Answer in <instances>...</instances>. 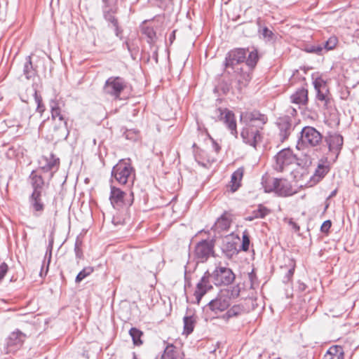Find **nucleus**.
<instances>
[{
  "mask_svg": "<svg viewBox=\"0 0 359 359\" xmlns=\"http://www.w3.org/2000/svg\"><path fill=\"white\" fill-rule=\"evenodd\" d=\"M240 120L243 125L241 130L243 141L255 147L260 140L259 129L266 123V116L258 111L243 112L241 114Z\"/></svg>",
  "mask_w": 359,
  "mask_h": 359,
  "instance_id": "1",
  "label": "nucleus"
},
{
  "mask_svg": "<svg viewBox=\"0 0 359 359\" xmlns=\"http://www.w3.org/2000/svg\"><path fill=\"white\" fill-rule=\"evenodd\" d=\"M273 168L278 172H289L297 182H299V177H307L306 170L299 165L290 149H284L276 154Z\"/></svg>",
  "mask_w": 359,
  "mask_h": 359,
  "instance_id": "2",
  "label": "nucleus"
},
{
  "mask_svg": "<svg viewBox=\"0 0 359 359\" xmlns=\"http://www.w3.org/2000/svg\"><path fill=\"white\" fill-rule=\"evenodd\" d=\"M111 176L119 184H126L133 183L135 172L129 161L121 160L113 167Z\"/></svg>",
  "mask_w": 359,
  "mask_h": 359,
  "instance_id": "3",
  "label": "nucleus"
},
{
  "mask_svg": "<svg viewBox=\"0 0 359 359\" xmlns=\"http://www.w3.org/2000/svg\"><path fill=\"white\" fill-rule=\"evenodd\" d=\"M322 140V135L315 128L306 126L302 130L300 141L302 144L314 147L318 146Z\"/></svg>",
  "mask_w": 359,
  "mask_h": 359,
  "instance_id": "4",
  "label": "nucleus"
},
{
  "mask_svg": "<svg viewBox=\"0 0 359 359\" xmlns=\"http://www.w3.org/2000/svg\"><path fill=\"white\" fill-rule=\"evenodd\" d=\"M214 118L224 122L232 135H237L234 114L227 109L218 108L214 112Z\"/></svg>",
  "mask_w": 359,
  "mask_h": 359,
  "instance_id": "5",
  "label": "nucleus"
},
{
  "mask_svg": "<svg viewBox=\"0 0 359 359\" xmlns=\"http://www.w3.org/2000/svg\"><path fill=\"white\" fill-rule=\"evenodd\" d=\"M213 283L216 285H227L231 284L235 279V276L232 271L226 267H217L210 274Z\"/></svg>",
  "mask_w": 359,
  "mask_h": 359,
  "instance_id": "6",
  "label": "nucleus"
},
{
  "mask_svg": "<svg viewBox=\"0 0 359 359\" xmlns=\"http://www.w3.org/2000/svg\"><path fill=\"white\" fill-rule=\"evenodd\" d=\"M214 245L212 241H202L196 244L194 248V257L197 262H205L210 255H213Z\"/></svg>",
  "mask_w": 359,
  "mask_h": 359,
  "instance_id": "7",
  "label": "nucleus"
},
{
  "mask_svg": "<svg viewBox=\"0 0 359 359\" xmlns=\"http://www.w3.org/2000/svg\"><path fill=\"white\" fill-rule=\"evenodd\" d=\"M270 182L271 187L267 188L266 191H275L280 196H289L296 193L290 182L285 179L273 178Z\"/></svg>",
  "mask_w": 359,
  "mask_h": 359,
  "instance_id": "8",
  "label": "nucleus"
},
{
  "mask_svg": "<svg viewBox=\"0 0 359 359\" xmlns=\"http://www.w3.org/2000/svg\"><path fill=\"white\" fill-rule=\"evenodd\" d=\"M126 84L120 77L109 78L104 85V92L109 95L118 97L125 88Z\"/></svg>",
  "mask_w": 359,
  "mask_h": 359,
  "instance_id": "9",
  "label": "nucleus"
},
{
  "mask_svg": "<svg viewBox=\"0 0 359 359\" xmlns=\"http://www.w3.org/2000/svg\"><path fill=\"white\" fill-rule=\"evenodd\" d=\"M329 171V167L327 165H325L324 164H318L317 168L315 170L314 174L312 176H309L308 172H306L307 177H299V181L301 180H306L309 179V181L306 183H300L299 186H307V187H313L315 184H316L318 182H319L328 172Z\"/></svg>",
  "mask_w": 359,
  "mask_h": 359,
  "instance_id": "10",
  "label": "nucleus"
},
{
  "mask_svg": "<svg viewBox=\"0 0 359 359\" xmlns=\"http://www.w3.org/2000/svg\"><path fill=\"white\" fill-rule=\"evenodd\" d=\"M126 194L120 189L111 186L110 201L114 208L120 209L123 206H130L131 201H126Z\"/></svg>",
  "mask_w": 359,
  "mask_h": 359,
  "instance_id": "11",
  "label": "nucleus"
},
{
  "mask_svg": "<svg viewBox=\"0 0 359 359\" xmlns=\"http://www.w3.org/2000/svg\"><path fill=\"white\" fill-rule=\"evenodd\" d=\"M25 338V335L19 330L11 332L6 339V353L18 350L22 346Z\"/></svg>",
  "mask_w": 359,
  "mask_h": 359,
  "instance_id": "12",
  "label": "nucleus"
},
{
  "mask_svg": "<svg viewBox=\"0 0 359 359\" xmlns=\"http://www.w3.org/2000/svg\"><path fill=\"white\" fill-rule=\"evenodd\" d=\"M230 297L222 292L208 304L210 309L215 313L225 311L230 305Z\"/></svg>",
  "mask_w": 359,
  "mask_h": 359,
  "instance_id": "13",
  "label": "nucleus"
},
{
  "mask_svg": "<svg viewBox=\"0 0 359 359\" xmlns=\"http://www.w3.org/2000/svg\"><path fill=\"white\" fill-rule=\"evenodd\" d=\"M209 278L210 273L206 271L196 285L194 296L198 303L200 302L203 296L212 288V285L209 281Z\"/></svg>",
  "mask_w": 359,
  "mask_h": 359,
  "instance_id": "14",
  "label": "nucleus"
},
{
  "mask_svg": "<svg viewBox=\"0 0 359 359\" xmlns=\"http://www.w3.org/2000/svg\"><path fill=\"white\" fill-rule=\"evenodd\" d=\"M248 52V50L243 48L231 50L226 57V65L233 67L237 64L243 62L246 59Z\"/></svg>",
  "mask_w": 359,
  "mask_h": 359,
  "instance_id": "15",
  "label": "nucleus"
},
{
  "mask_svg": "<svg viewBox=\"0 0 359 359\" xmlns=\"http://www.w3.org/2000/svg\"><path fill=\"white\" fill-rule=\"evenodd\" d=\"M329 151L338 155L343 145V137L337 133L329 134L325 137Z\"/></svg>",
  "mask_w": 359,
  "mask_h": 359,
  "instance_id": "16",
  "label": "nucleus"
},
{
  "mask_svg": "<svg viewBox=\"0 0 359 359\" xmlns=\"http://www.w3.org/2000/svg\"><path fill=\"white\" fill-rule=\"evenodd\" d=\"M66 120H56L54 121V126L52 130L53 138L56 140L66 139L69 135V130L67 126Z\"/></svg>",
  "mask_w": 359,
  "mask_h": 359,
  "instance_id": "17",
  "label": "nucleus"
},
{
  "mask_svg": "<svg viewBox=\"0 0 359 359\" xmlns=\"http://www.w3.org/2000/svg\"><path fill=\"white\" fill-rule=\"evenodd\" d=\"M39 164L40 168L48 172L53 169L57 170L60 164V160L51 154L48 156H41L39 160Z\"/></svg>",
  "mask_w": 359,
  "mask_h": 359,
  "instance_id": "18",
  "label": "nucleus"
},
{
  "mask_svg": "<svg viewBox=\"0 0 359 359\" xmlns=\"http://www.w3.org/2000/svg\"><path fill=\"white\" fill-rule=\"evenodd\" d=\"M277 124L280 130V136L283 141L287 138L292 130L290 119L288 116L281 117L278 119Z\"/></svg>",
  "mask_w": 359,
  "mask_h": 359,
  "instance_id": "19",
  "label": "nucleus"
},
{
  "mask_svg": "<svg viewBox=\"0 0 359 359\" xmlns=\"http://www.w3.org/2000/svg\"><path fill=\"white\" fill-rule=\"evenodd\" d=\"M292 102L298 105L305 104L308 100V92L304 88L297 90L291 95Z\"/></svg>",
  "mask_w": 359,
  "mask_h": 359,
  "instance_id": "20",
  "label": "nucleus"
},
{
  "mask_svg": "<svg viewBox=\"0 0 359 359\" xmlns=\"http://www.w3.org/2000/svg\"><path fill=\"white\" fill-rule=\"evenodd\" d=\"M162 359H182V354L180 350L173 345H168L162 355Z\"/></svg>",
  "mask_w": 359,
  "mask_h": 359,
  "instance_id": "21",
  "label": "nucleus"
},
{
  "mask_svg": "<svg viewBox=\"0 0 359 359\" xmlns=\"http://www.w3.org/2000/svg\"><path fill=\"white\" fill-rule=\"evenodd\" d=\"M338 39L336 36H331L325 43L324 46H317L312 48L309 51L320 53L323 49L327 50H332L337 46Z\"/></svg>",
  "mask_w": 359,
  "mask_h": 359,
  "instance_id": "22",
  "label": "nucleus"
},
{
  "mask_svg": "<svg viewBox=\"0 0 359 359\" xmlns=\"http://www.w3.org/2000/svg\"><path fill=\"white\" fill-rule=\"evenodd\" d=\"M50 107L51 111V118L53 121L56 120H65L61 112L60 104L56 100H51L50 102Z\"/></svg>",
  "mask_w": 359,
  "mask_h": 359,
  "instance_id": "23",
  "label": "nucleus"
},
{
  "mask_svg": "<svg viewBox=\"0 0 359 359\" xmlns=\"http://www.w3.org/2000/svg\"><path fill=\"white\" fill-rule=\"evenodd\" d=\"M243 168H239L232 174L231 180L232 191H236L241 186V181L243 176Z\"/></svg>",
  "mask_w": 359,
  "mask_h": 359,
  "instance_id": "24",
  "label": "nucleus"
},
{
  "mask_svg": "<svg viewBox=\"0 0 359 359\" xmlns=\"http://www.w3.org/2000/svg\"><path fill=\"white\" fill-rule=\"evenodd\" d=\"M269 212V210L262 206L259 205L258 208L254 210L250 215L245 217V220L247 221H252L255 219L264 218L266 215H267Z\"/></svg>",
  "mask_w": 359,
  "mask_h": 359,
  "instance_id": "25",
  "label": "nucleus"
},
{
  "mask_svg": "<svg viewBox=\"0 0 359 359\" xmlns=\"http://www.w3.org/2000/svg\"><path fill=\"white\" fill-rule=\"evenodd\" d=\"M31 203L36 211H42L43 209V205L41 200V191H34L31 196Z\"/></svg>",
  "mask_w": 359,
  "mask_h": 359,
  "instance_id": "26",
  "label": "nucleus"
},
{
  "mask_svg": "<svg viewBox=\"0 0 359 359\" xmlns=\"http://www.w3.org/2000/svg\"><path fill=\"white\" fill-rule=\"evenodd\" d=\"M31 183L34 188V191L40 190L43 185L42 177L38 175L36 172L33 171L30 175Z\"/></svg>",
  "mask_w": 359,
  "mask_h": 359,
  "instance_id": "27",
  "label": "nucleus"
},
{
  "mask_svg": "<svg viewBox=\"0 0 359 359\" xmlns=\"http://www.w3.org/2000/svg\"><path fill=\"white\" fill-rule=\"evenodd\" d=\"M129 334L133 339V344L136 346H140L142 344L141 337L143 334L142 332L140 330L133 327L130 330Z\"/></svg>",
  "mask_w": 359,
  "mask_h": 359,
  "instance_id": "28",
  "label": "nucleus"
},
{
  "mask_svg": "<svg viewBox=\"0 0 359 359\" xmlns=\"http://www.w3.org/2000/svg\"><path fill=\"white\" fill-rule=\"evenodd\" d=\"M195 320L192 316H185L184 318V333L189 334L194 330Z\"/></svg>",
  "mask_w": 359,
  "mask_h": 359,
  "instance_id": "29",
  "label": "nucleus"
},
{
  "mask_svg": "<svg viewBox=\"0 0 359 359\" xmlns=\"http://www.w3.org/2000/svg\"><path fill=\"white\" fill-rule=\"evenodd\" d=\"M243 311V309L241 306L235 305L227 311V312L223 316V318L226 320H229L232 317H235L241 314Z\"/></svg>",
  "mask_w": 359,
  "mask_h": 359,
  "instance_id": "30",
  "label": "nucleus"
},
{
  "mask_svg": "<svg viewBox=\"0 0 359 359\" xmlns=\"http://www.w3.org/2000/svg\"><path fill=\"white\" fill-rule=\"evenodd\" d=\"M246 65L250 68L253 69L257 61H258V54L256 50H252L248 53V57L245 59Z\"/></svg>",
  "mask_w": 359,
  "mask_h": 359,
  "instance_id": "31",
  "label": "nucleus"
},
{
  "mask_svg": "<svg viewBox=\"0 0 359 359\" xmlns=\"http://www.w3.org/2000/svg\"><path fill=\"white\" fill-rule=\"evenodd\" d=\"M94 271V269L92 266H86L83 268V269L80 271L76 277L75 282L76 283H80L84 278L90 276Z\"/></svg>",
  "mask_w": 359,
  "mask_h": 359,
  "instance_id": "32",
  "label": "nucleus"
},
{
  "mask_svg": "<svg viewBox=\"0 0 359 359\" xmlns=\"http://www.w3.org/2000/svg\"><path fill=\"white\" fill-rule=\"evenodd\" d=\"M338 354V357L343 355L342 348L339 346H332L327 351L325 358L326 359H332L333 355H337Z\"/></svg>",
  "mask_w": 359,
  "mask_h": 359,
  "instance_id": "33",
  "label": "nucleus"
},
{
  "mask_svg": "<svg viewBox=\"0 0 359 359\" xmlns=\"http://www.w3.org/2000/svg\"><path fill=\"white\" fill-rule=\"evenodd\" d=\"M230 226V221L224 215L219 217L215 223V227L222 230L226 229Z\"/></svg>",
  "mask_w": 359,
  "mask_h": 359,
  "instance_id": "34",
  "label": "nucleus"
},
{
  "mask_svg": "<svg viewBox=\"0 0 359 359\" xmlns=\"http://www.w3.org/2000/svg\"><path fill=\"white\" fill-rule=\"evenodd\" d=\"M317 92V98L318 100L324 101L325 105H327L329 98H328V89L323 88L321 90H316Z\"/></svg>",
  "mask_w": 359,
  "mask_h": 359,
  "instance_id": "35",
  "label": "nucleus"
},
{
  "mask_svg": "<svg viewBox=\"0 0 359 359\" xmlns=\"http://www.w3.org/2000/svg\"><path fill=\"white\" fill-rule=\"evenodd\" d=\"M104 18H105V19L107 21H109V22L112 23L113 26L115 28L116 35L117 36H119L120 32H119V29H118V22H117L116 19L113 15H111L109 13H105L104 14Z\"/></svg>",
  "mask_w": 359,
  "mask_h": 359,
  "instance_id": "36",
  "label": "nucleus"
},
{
  "mask_svg": "<svg viewBox=\"0 0 359 359\" xmlns=\"http://www.w3.org/2000/svg\"><path fill=\"white\" fill-rule=\"evenodd\" d=\"M34 99L35 102L37 104L36 111L41 115L45 110V107L42 104L41 97L37 94V92L36 90L34 91Z\"/></svg>",
  "mask_w": 359,
  "mask_h": 359,
  "instance_id": "37",
  "label": "nucleus"
},
{
  "mask_svg": "<svg viewBox=\"0 0 359 359\" xmlns=\"http://www.w3.org/2000/svg\"><path fill=\"white\" fill-rule=\"evenodd\" d=\"M316 90H321L323 88H327L325 81L321 78H317L313 82Z\"/></svg>",
  "mask_w": 359,
  "mask_h": 359,
  "instance_id": "38",
  "label": "nucleus"
},
{
  "mask_svg": "<svg viewBox=\"0 0 359 359\" xmlns=\"http://www.w3.org/2000/svg\"><path fill=\"white\" fill-rule=\"evenodd\" d=\"M259 32L261 33V34L263 36V37L266 39H271L272 38V36H273V32L269 30L267 27H264L262 28Z\"/></svg>",
  "mask_w": 359,
  "mask_h": 359,
  "instance_id": "39",
  "label": "nucleus"
},
{
  "mask_svg": "<svg viewBox=\"0 0 359 359\" xmlns=\"http://www.w3.org/2000/svg\"><path fill=\"white\" fill-rule=\"evenodd\" d=\"M250 240L247 235L244 234L243 236V243H242V249L244 251H247L249 248Z\"/></svg>",
  "mask_w": 359,
  "mask_h": 359,
  "instance_id": "40",
  "label": "nucleus"
},
{
  "mask_svg": "<svg viewBox=\"0 0 359 359\" xmlns=\"http://www.w3.org/2000/svg\"><path fill=\"white\" fill-rule=\"evenodd\" d=\"M8 270V266L3 263L0 265V280L4 277Z\"/></svg>",
  "mask_w": 359,
  "mask_h": 359,
  "instance_id": "41",
  "label": "nucleus"
},
{
  "mask_svg": "<svg viewBox=\"0 0 359 359\" xmlns=\"http://www.w3.org/2000/svg\"><path fill=\"white\" fill-rule=\"evenodd\" d=\"M330 226H331L330 221H329V220L325 221L323 222V225L321 226V230L323 232L327 231L328 229L330 228Z\"/></svg>",
  "mask_w": 359,
  "mask_h": 359,
  "instance_id": "42",
  "label": "nucleus"
},
{
  "mask_svg": "<svg viewBox=\"0 0 359 359\" xmlns=\"http://www.w3.org/2000/svg\"><path fill=\"white\" fill-rule=\"evenodd\" d=\"M49 248H50V250H49V252H48V265H47V268H46V272L45 273H47L48 271V265L50 264V259H51V254H52V245L50 244L49 245ZM48 256V252H46V257Z\"/></svg>",
  "mask_w": 359,
  "mask_h": 359,
  "instance_id": "43",
  "label": "nucleus"
},
{
  "mask_svg": "<svg viewBox=\"0 0 359 359\" xmlns=\"http://www.w3.org/2000/svg\"><path fill=\"white\" fill-rule=\"evenodd\" d=\"M74 250H75L76 256L78 258H81V255H82V252L81 251V249L78 246L77 243H76V245H75V249Z\"/></svg>",
  "mask_w": 359,
  "mask_h": 359,
  "instance_id": "44",
  "label": "nucleus"
},
{
  "mask_svg": "<svg viewBox=\"0 0 359 359\" xmlns=\"http://www.w3.org/2000/svg\"><path fill=\"white\" fill-rule=\"evenodd\" d=\"M271 180H272V179H270V180L266 181L265 184H263L265 192H267L266 191L267 188L271 187V182H270Z\"/></svg>",
  "mask_w": 359,
  "mask_h": 359,
  "instance_id": "45",
  "label": "nucleus"
},
{
  "mask_svg": "<svg viewBox=\"0 0 359 359\" xmlns=\"http://www.w3.org/2000/svg\"><path fill=\"white\" fill-rule=\"evenodd\" d=\"M145 32L147 34V35H148V36H149V38L152 39V37H153V36H154V32H153V30H152V29H147V30H146V32Z\"/></svg>",
  "mask_w": 359,
  "mask_h": 359,
  "instance_id": "46",
  "label": "nucleus"
},
{
  "mask_svg": "<svg viewBox=\"0 0 359 359\" xmlns=\"http://www.w3.org/2000/svg\"><path fill=\"white\" fill-rule=\"evenodd\" d=\"M294 271V266H293L291 269H289L287 272V277L290 278L293 276Z\"/></svg>",
  "mask_w": 359,
  "mask_h": 359,
  "instance_id": "47",
  "label": "nucleus"
},
{
  "mask_svg": "<svg viewBox=\"0 0 359 359\" xmlns=\"http://www.w3.org/2000/svg\"><path fill=\"white\" fill-rule=\"evenodd\" d=\"M219 147L217 145H216V146H215V150H216V151H219Z\"/></svg>",
  "mask_w": 359,
  "mask_h": 359,
  "instance_id": "48",
  "label": "nucleus"
},
{
  "mask_svg": "<svg viewBox=\"0 0 359 359\" xmlns=\"http://www.w3.org/2000/svg\"><path fill=\"white\" fill-rule=\"evenodd\" d=\"M335 192H336V191H333V192L332 193V194H331V196H334V195L335 194Z\"/></svg>",
  "mask_w": 359,
  "mask_h": 359,
  "instance_id": "49",
  "label": "nucleus"
},
{
  "mask_svg": "<svg viewBox=\"0 0 359 359\" xmlns=\"http://www.w3.org/2000/svg\"><path fill=\"white\" fill-rule=\"evenodd\" d=\"M43 271V269H41ZM40 275L42 276V271H41Z\"/></svg>",
  "mask_w": 359,
  "mask_h": 359,
  "instance_id": "50",
  "label": "nucleus"
},
{
  "mask_svg": "<svg viewBox=\"0 0 359 359\" xmlns=\"http://www.w3.org/2000/svg\"><path fill=\"white\" fill-rule=\"evenodd\" d=\"M104 2H107V0H103Z\"/></svg>",
  "mask_w": 359,
  "mask_h": 359,
  "instance_id": "51",
  "label": "nucleus"
}]
</instances>
